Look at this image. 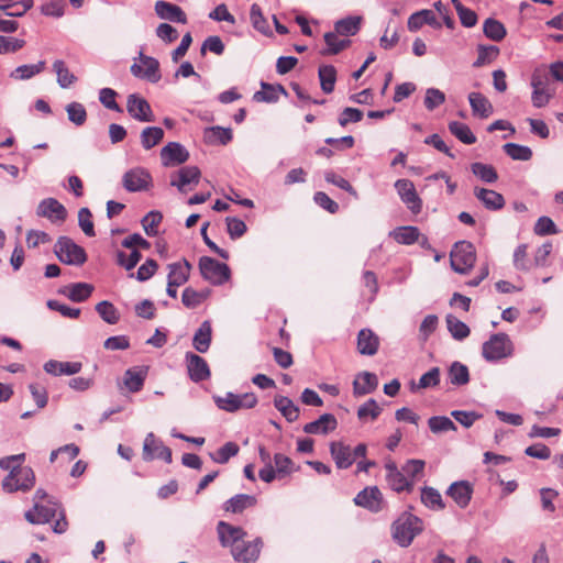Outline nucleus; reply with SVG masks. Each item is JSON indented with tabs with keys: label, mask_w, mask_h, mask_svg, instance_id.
<instances>
[{
	"label": "nucleus",
	"mask_w": 563,
	"mask_h": 563,
	"mask_svg": "<svg viewBox=\"0 0 563 563\" xmlns=\"http://www.w3.org/2000/svg\"><path fill=\"white\" fill-rule=\"evenodd\" d=\"M24 516L32 525L47 523L57 516L58 518L53 525L55 533H64L68 528L65 511L55 498H47L46 503H34L33 508L27 510Z\"/></svg>",
	"instance_id": "f257e3e1"
},
{
	"label": "nucleus",
	"mask_w": 563,
	"mask_h": 563,
	"mask_svg": "<svg viewBox=\"0 0 563 563\" xmlns=\"http://www.w3.org/2000/svg\"><path fill=\"white\" fill-rule=\"evenodd\" d=\"M423 528V521L419 517L410 511H404L391 523V537L399 547L408 548Z\"/></svg>",
	"instance_id": "f03ea898"
},
{
	"label": "nucleus",
	"mask_w": 563,
	"mask_h": 563,
	"mask_svg": "<svg viewBox=\"0 0 563 563\" xmlns=\"http://www.w3.org/2000/svg\"><path fill=\"white\" fill-rule=\"evenodd\" d=\"M57 258L67 265L81 266L87 261L84 247L68 236H59L54 245Z\"/></svg>",
	"instance_id": "7ed1b4c3"
},
{
	"label": "nucleus",
	"mask_w": 563,
	"mask_h": 563,
	"mask_svg": "<svg viewBox=\"0 0 563 563\" xmlns=\"http://www.w3.org/2000/svg\"><path fill=\"white\" fill-rule=\"evenodd\" d=\"M476 253L472 243L456 242L450 253V263L454 272L466 274L475 264Z\"/></svg>",
	"instance_id": "20e7f679"
},
{
	"label": "nucleus",
	"mask_w": 563,
	"mask_h": 563,
	"mask_svg": "<svg viewBox=\"0 0 563 563\" xmlns=\"http://www.w3.org/2000/svg\"><path fill=\"white\" fill-rule=\"evenodd\" d=\"M35 475L31 467H12L10 473L2 482L3 490L14 493L18 490L26 492L34 486Z\"/></svg>",
	"instance_id": "39448f33"
},
{
	"label": "nucleus",
	"mask_w": 563,
	"mask_h": 563,
	"mask_svg": "<svg viewBox=\"0 0 563 563\" xmlns=\"http://www.w3.org/2000/svg\"><path fill=\"white\" fill-rule=\"evenodd\" d=\"M512 344L506 333H496L483 344L482 354L488 362H496L510 356Z\"/></svg>",
	"instance_id": "423d86ee"
},
{
	"label": "nucleus",
	"mask_w": 563,
	"mask_h": 563,
	"mask_svg": "<svg viewBox=\"0 0 563 563\" xmlns=\"http://www.w3.org/2000/svg\"><path fill=\"white\" fill-rule=\"evenodd\" d=\"M130 70L134 77L147 80L152 84L158 82L162 78L159 62L152 56L143 54V52H140L139 57L134 58Z\"/></svg>",
	"instance_id": "0eeeda50"
},
{
	"label": "nucleus",
	"mask_w": 563,
	"mask_h": 563,
	"mask_svg": "<svg viewBox=\"0 0 563 563\" xmlns=\"http://www.w3.org/2000/svg\"><path fill=\"white\" fill-rule=\"evenodd\" d=\"M199 271L203 279L212 285H222L230 278L229 266L209 256L199 260Z\"/></svg>",
	"instance_id": "6e6552de"
},
{
	"label": "nucleus",
	"mask_w": 563,
	"mask_h": 563,
	"mask_svg": "<svg viewBox=\"0 0 563 563\" xmlns=\"http://www.w3.org/2000/svg\"><path fill=\"white\" fill-rule=\"evenodd\" d=\"M122 185L129 192L145 191L152 186V175L144 167H134L124 173Z\"/></svg>",
	"instance_id": "1a4fd4ad"
},
{
	"label": "nucleus",
	"mask_w": 563,
	"mask_h": 563,
	"mask_svg": "<svg viewBox=\"0 0 563 563\" xmlns=\"http://www.w3.org/2000/svg\"><path fill=\"white\" fill-rule=\"evenodd\" d=\"M353 501L356 506L374 514L379 512L384 506L383 494L377 486L365 487L357 493Z\"/></svg>",
	"instance_id": "9d476101"
},
{
	"label": "nucleus",
	"mask_w": 563,
	"mask_h": 563,
	"mask_svg": "<svg viewBox=\"0 0 563 563\" xmlns=\"http://www.w3.org/2000/svg\"><path fill=\"white\" fill-rule=\"evenodd\" d=\"M154 459H161L169 464L172 463V450L150 432L143 444V460L152 461Z\"/></svg>",
	"instance_id": "9b49d317"
},
{
	"label": "nucleus",
	"mask_w": 563,
	"mask_h": 563,
	"mask_svg": "<svg viewBox=\"0 0 563 563\" xmlns=\"http://www.w3.org/2000/svg\"><path fill=\"white\" fill-rule=\"evenodd\" d=\"M200 169L197 166H185L170 175V186L186 194L190 185H197L200 180Z\"/></svg>",
	"instance_id": "f8f14e48"
},
{
	"label": "nucleus",
	"mask_w": 563,
	"mask_h": 563,
	"mask_svg": "<svg viewBox=\"0 0 563 563\" xmlns=\"http://www.w3.org/2000/svg\"><path fill=\"white\" fill-rule=\"evenodd\" d=\"M126 111L135 120L140 122H153L154 114L150 103L143 97L132 93L128 96Z\"/></svg>",
	"instance_id": "ddd939ff"
},
{
	"label": "nucleus",
	"mask_w": 563,
	"mask_h": 563,
	"mask_svg": "<svg viewBox=\"0 0 563 563\" xmlns=\"http://www.w3.org/2000/svg\"><path fill=\"white\" fill-rule=\"evenodd\" d=\"M395 188L399 195L401 201L410 209L413 213H419L422 209V201L419 198L415 185L409 179H398L395 183Z\"/></svg>",
	"instance_id": "4468645a"
},
{
	"label": "nucleus",
	"mask_w": 563,
	"mask_h": 563,
	"mask_svg": "<svg viewBox=\"0 0 563 563\" xmlns=\"http://www.w3.org/2000/svg\"><path fill=\"white\" fill-rule=\"evenodd\" d=\"M263 542L261 538H256L252 542H240L231 550L233 559L239 563H254L258 556Z\"/></svg>",
	"instance_id": "2eb2a0df"
},
{
	"label": "nucleus",
	"mask_w": 563,
	"mask_h": 563,
	"mask_svg": "<svg viewBox=\"0 0 563 563\" xmlns=\"http://www.w3.org/2000/svg\"><path fill=\"white\" fill-rule=\"evenodd\" d=\"M162 164L165 167L178 166L189 159V152L178 142H169L161 150Z\"/></svg>",
	"instance_id": "dca6fc26"
},
{
	"label": "nucleus",
	"mask_w": 563,
	"mask_h": 563,
	"mask_svg": "<svg viewBox=\"0 0 563 563\" xmlns=\"http://www.w3.org/2000/svg\"><path fill=\"white\" fill-rule=\"evenodd\" d=\"M185 360L188 375L192 382L200 383L210 377V368L205 358L192 352H187Z\"/></svg>",
	"instance_id": "f3484780"
},
{
	"label": "nucleus",
	"mask_w": 563,
	"mask_h": 563,
	"mask_svg": "<svg viewBox=\"0 0 563 563\" xmlns=\"http://www.w3.org/2000/svg\"><path fill=\"white\" fill-rule=\"evenodd\" d=\"M36 214L52 222H63L66 220L67 210L57 199L46 198L38 203Z\"/></svg>",
	"instance_id": "a211bd4d"
},
{
	"label": "nucleus",
	"mask_w": 563,
	"mask_h": 563,
	"mask_svg": "<svg viewBox=\"0 0 563 563\" xmlns=\"http://www.w3.org/2000/svg\"><path fill=\"white\" fill-rule=\"evenodd\" d=\"M217 532L222 547H231L240 544L246 537V531L241 527L232 526L225 521H219L217 525Z\"/></svg>",
	"instance_id": "6ab92c4d"
},
{
	"label": "nucleus",
	"mask_w": 563,
	"mask_h": 563,
	"mask_svg": "<svg viewBox=\"0 0 563 563\" xmlns=\"http://www.w3.org/2000/svg\"><path fill=\"white\" fill-rule=\"evenodd\" d=\"M424 24H428L437 30L442 27V23L438 20L434 12L429 9L417 11L408 18L407 26L410 32H417Z\"/></svg>",
	"instance_id": "aec40b11"
},
{
	"label": "nucleus",
	"mask_w": 563,
	"mask_h": 563,
	"mask_svg": "<svg viewBox=\"0 0 563 563\" xmlns=\"http://www.w3.org/2000/svg\"><path fill=\"white\" fill-rule=\"evenodd\" d=\"M386 481L389 487L395 492L411 490L413 484L408 479L406 474L398 470L394 462H388L385 465Z\"/></svg>",
	"instance_id": "412c9836"
},
{
	"label": "nucleus",
	"mask_w": 563,
	"mask_h": 563,
	"mask_svg": "<svg viewBox=\"0 0 563 563\" xmlns=\"http://www.w3.org/2000/svg\"><path fill=\"white\" fill-rule=\"evenodd\" d=\"M330 454L339 470H346L354 463L352 448L340 441L330 443Z\"/></svg>",
	"instance_id": "4be33fe9"
},
{
	"label": "nucleus",
	"mask_w": 563,
	"mask_h": 563,
	"mask_svg": "<svg viewBox=\"0 0 563 563\" xmlns=\"http://www.w3.org/2000/svg\"><path fill=\"white\" fill-rule=\"evenodd\" d=\"M155 12L163 20L181 24L187 23V16L183 9L174 3L159 0L155 3Z\"/></svg>",
	"instance_id": "5701e85b"
},
{
	"label": "nucleus",
	"mask_w": 563,
	"mask_h": 563,
	"mask_svg": "<svg viewBox=\"0 0 563 563\" xmlns=\"http://www.w3.org/2000/svg\"><path fill=\"white\" fill-rule=\"evenodd\" d=\"M338 427V420L332 413H323L317 420L311 421L303 427L308 434H328Z\"/></svg>",
	"instance_id": "b1692460"
},
{
	"label": "nucleus",
	"mask_w": 563,
	"mask_h": 563,
	"mask_svg": "<svg viewBox=\"0 0 563 563\" xmlns=\"http://www.w3.org/2000/svg\"><path fill=\"white\" fill-rule=\"evenodd\" d=\"M167 268V280L172 283V286H181L188 282L192 266L184 258L180 262L168 264Z\"/></svg>",
	"instance_id": "393cba45"
},
{
	"label": "nucleus",
	"mask_w": 563,
	"mask_h": 563,
	"mask_svg": "<svg viewBox=\"0 0 563 563\" xmlns=\"http://www.w3.org/2000/svg\"><path fill=\"white\" fill-rule=\"evenodd\" d=\"M147 372V366H136L125 371L123 383L129 391L137 393L143 388Z\"/></svg>",
	"instance_id": "a878e982"
},
{
	"label": "nucleus",
	"mask_w": 563,
	"mask_h": 563,
	"mask_svg": "<svg viewBox=\"0 0 563 563\" xmlns=\"http://www.w3.org/2000/svg\"><path fill=\"white\" fill-rule=\"evenodd\" d=\"M472 486L468 482L461 481L450 485L446 494L457 504L459 507L465 508L472 498Z\"/></svg>",
	"instance_id": "bb28decb"
},
{
	"label": "nucleus",
	"mask_w": 563,
	"mask_h": 563,
	"mask_svg": "<svg viewBox=\"0 0 563 563\" xmlns=\"http://www.w3.org/2000/svg\"><path fill=\"white\" fill-rule=\"evenodd\" d=\"M474 195L488 210H499L505 206L503 195L495 190L475 187Z\"/></svg>",
	"instance_id": "cd10ccee"
},
{
	"label": "nucleus",
	"mask_w": 563,
	"mask_h": 563,
	"mask_svg": "<svg viewBox=\"0 0 563 563\" xmlns=\"http://www.w3.org/2000/svg\"><path fill=\"white\" fill-rule=\"evenodd\" d=\"M379 346L378 336L369 329H362L357 335V350L362 355H374Z\"/></svg>",
	"instance_id": "c85d7f7f"
},
{
	"label": "nucleus",
	"mask_w": 563,
	"mask_h": 563,
	"mask_svg": "<svg viewBox=\"0 0 563 563\" xmlns=\"http://www.w3.org/2000/svg\"><path fill=\"white\" fill-rule=\"evenodd\" d=\"M257 504V499L253 495L238 494L223 504V509L232 514H241L247 508H252Z\"/></svg>",
	"instance_id": "c756f323"
},
{
	"label": "nucleus",
	"mask_w": 563,
	"mask_h": 563,
	"mask_svg": "<svg viewBox=\"0 0 563 563\" xmlns=\"http://www.w3.org/2000/svg\"><path fill=\"white\" fill-rule=\"evenodd\" d=\"M81 369V363L79 362H59L49 360L44 364V371L47 374L59 376V375H75Z\"/></svg>",
	"instance_id": "7c9ffc66"
},
{
	"label": "nucleus",
	"mask_w": 563,
	"mask_h": 563,
	"mask_svg": "<svg viewBox=\"0 0 563 563\" xmlns=\"http://www.w3.org/2000/svg\"><path fill=\"white\" fill-rule=\"evenodd\" d=\"M378 385L377 376L369 372H363L357 375L353 382V393L355 396L371 394Z\"/></svg>",
	"instance_id": "2f4dec72"
},
{
	"label": "nucleus",
	"mask_w": 563,
	"mask_h": 563,
	"mask_svg": "<svg viewBox=\"0 0 563 563\" xmlns=\"http://www.w3.org/2000/svg\"><path fill=\"white\" fill-rule=\"evenodd\" d=\"M468 102L474 115L486 119L493 114V104L483 93L471 92L468 95Z\"/></svg>",
	"instance_id": "473e14b6"
},
{
	"label": "nucleus",
	"mask_w": 563,
	"mask_h": 563,
	"mask_svg": "<svg viewBox=\"0 0 563 563\" xmlns=\"http://www.w3.org/2000/svg\"><path fill=\"white\" fill-rule=\"evenodd\" d=\"M212 328L210 321H203L192 338V345L199 353H206L211 344Z\"/></svg>",
	"instance_id": "72a5a7b5"
},
{
	"label": "nucleus",
	"mask_w": 563,
	"mask_h": 563,
	"mask_svg": "<svg viewBox=\"0 0 563 563\" xmlns=\"http://www.w3.org/2000/svg\"><path fill=\"white\" fill-rule=\"evenodd\" d=\"M203 137L208 144L227 145L233 136L231 129L217 125L207 128L203 132Z\"/></svg>",
	"instance_id": "f704fd0d"
},
{
	"label": "nucleus",
	"mask_w": 563,
	"mask_h": 563,
	"mask_svg": "<svg viewBox=\"0 0 563 563\" xmlns=\"http://www.w3.org/2000/svg\"><path fill=\"white\" fill-rule=\"evenodd\" d=\"M274 406L288 422H294L299 417V408L288 397L276 396L274 399Z\"/></svg>",
	"instance_id": "c9c22d12"
},
{
	"label": "nucleus",
	"mask_w": 563,
	"mask_h": 563,
	"mask_svg": "<svg viewBox=\"0 0 563 563\" xmlns=\"http://www.w3.org/2000/svg\"><path fill=\"white\" fill-rule=\"evenodd\" d=\"M93 291V286L87 283H75L67 287V292L64 294L75 302H82L87 300Z\"/></svg>",
	"instance_id": "e433bc0d"
},
{
	"label": "nucleus",
	"mask_w": 563,
	"mask_h": 563,
	"mask_svg": "<svg viewBox=\"0 0 563 563\" xmlns=\"http://www.w3.org/2000/svg\"><path fill=\"white\" fill-rule=\"evenodd\" d=\"M449 380L454 386H463L470 382V372L466 365L455 361L448 372Z\"/></svg>",
	"instance_id": "4c0bfd02"
},
{
	"label": "nucleus",
	"mask_w": 563,
	"mask_h": 563,
	"mask_svg": "<svg viewBox=\"0 0 563 563\" xmlns=\"http://www.w3.org/2000/svg\"><path fill=\"white\" fill-rule=\"evenodd\" d=\"M164 139V130L159 126H146L141 132V144L144 150H151Z\"/></svg>",
	"instance_id": "58836bf2"
},
{
	"label": "nucleus",
	"mask_w": 563,
	"mask_h": 563,
	"mask_svg": "<svg viewBox=\"0 0 563 563\" xmlns=\"http://www.w3.org/2000/svg\"><path fill=\"white\" fill-rule=\"evenodd\" d=\"M483 32L486 37L495 42L504 40L507 34L504 24L494 18H488L484 21Z\"/></svg>",
	"instance_id": "ea45409f"
},
{
	"label": "nucleus",
	"mask_w": 563,
	"mask_h": 563,
	"mask_svg": "<svg viewBox=\"0 0 563 563\" xmlns=\"http://www.w3.org/2000/svg\"><path fill=\"white\" fill-rule=\"evenodd\" d=\"M394 240L404 245H411L419 241L420 232L416 227H401L390 232Z\"/></svg>",
	"instance_id": "a19ab883"
},
{
	"label": "nucleus",
	"mask_w": 563,
	"mask_h": 563,
	"mask_svg": "<svg viewBox=\"0 0 563 563\" xmlns=\"http://www.w3.org/2000/svg\"><path fill=\"white\" fill-rule=\"evenodd\" d=\"M318 76L320 86L324 93H330L334 89L336 81V69L332 65H322L319 67Z\"/></svg>",
	"instance_id": "79ce46f5"
},
{
	"label": "nucleus",
	"mask_w": 563,
	"mask_h": 563,
	"mask_svg": "<svg viewBox=\"0 0 563 563\" xmlns=\"http://www.w3.org/2000/svg\"><path fill=\"white\" fill-rule=\"evenodd\" d=\"M44 68V60H40L38 63L31 65H21L11 71L10 77L16 80H27L42 73Z\"/></svg>",
	"instance_id": "37998d69"
},
{
	"label": "nucleus",
	"mask_w": 563,
	"mask_h": 563,
	"mask_svg": "<svg viewBox=\"0 0 563 563\" xmlns=\"http://www.w3.org/2000/svg\"><path fill=\"white\" fill-rule=\"evenodd\" d=\"M421 501L432 510H442L445 507L441 494L433 487L426 486L421 489Z\"/></svg>",
	"instance_id": "c03bdc74"
},
{
	"label": "nucleus",
	"mask_w": 563,
	"mask_h": 563,
	"mask_svg": "<svg viewBox=\"0 0 563 563\" xmlns=\"http://www.w3.org/2000/svg\"><path fill=\"white\" fill-rule=\"evenodd\" d=\"M440 383V368L439 367H432L427 373H424L420 379L419 383L416 384L415 382L410 383V390L417 391L419 389H426L430 387H435Z\"/></svg>",
	"instance_id": "a18cd8bd"
},
{
	"label": "nucleus",
	"mask_w": 563,
	"mask_h": 563,
	"mask_svg": "<svg viewBox=\"0 0 563 563\" xmlns=\"http://www.w3.org/2000/svg\"><path fill=\"white\" fill-rule=\"evenodd\" d=\"M449 131L464 144L471 145L476 142V136L465 123L452 121L449 123Z\"/></svg>",
	"instance_id": "49530a36"
},
{
	"label": "nucleus",
	"mask_w": 563,
	"mask_h": 563,
	"mask_svg": "<svg viewBox=\"0 0 563 563\" xmlns=\"http://www.w3.org/2000/svg\"><path fill=\"white\" fill-rule=\"evenodd\" d=\"M361 26V18L360 16H347L345 19L339 20L334 24V30L336 34L350 36L355 35Z\"/></svg>",
	"instance_id": "de8ad7c7"
},
{
	"label": "nucleus",
	"mask_w": 563,
	"mask_h": 563,
	"mask_svg": "<svg viewBox=\"0 0 563 563\" xmlns=\"http://www.w3.org/2000/svg\"><path fill=\"white\" fill-rule=\"evenodd\" d=\"M239 445L235 442H227L219 450L210 453V459L218 464H225L239 453Z\"/></svg>",
	"instance_id": "09e8293b"
},
{
	"label": "nucleus",
	"mask_w": 563,
	"mask_h": 563,
	"mask_svg": "<svg viewBox=\"0 0 563 563\" xmlns=\"http://www.w3.org/2000/svg\"><path fill=\"white\" fill-rule=\"evenodd\" d=\"M217 407L227 412H235L241 409L239 395L231 391L225 393L223 396H213Z\"/></svg>",
	"instance_id": "8fccbe9b"
},
{
	"label": "nucleus",
	"mask_w": 563,
	"mask_h": 563,
	"mask_svg": "<svg viewBox=\"0 0 563 563\" xmlns=\"http://www.w3.org/2000/svg\"><path fill=\"white\" fill-rule=\"evenodd\" d=\"M446 325L451 335L457 341H462L470 335L467 324L452 314L446 316Z\"/></svg>",
	"instance_id": "3c124183"
},
{
	"label": "nucleus",
	"mask_w": 563,
	"mask_h": 563,
	"mask_svg": "<svg viewBox=\"0 0 563 563\" xmlns=\"http://www.w3.org/2000/svg\"><path fill=\"white\" fill-rule=\"evenodd\" d=\"M324 42L327 48L321 52L322 55H334L343 51L351 43L350 40H339L338 34L334 32H328L324 34Z\"/></svg>",
	"instance_id": "603ef678"
},
{
	"label": "nucleus",
	"mask_w": 563,
	"mask_h": 563,
	"mask_svg": "<svg viewBox=\"0 0 563 563\" xmlns=\"http://www.w3.org/2000/svg\"><path fill=\"white\" fill-rule=\"evenodd\" d=\"M472 173L478 177L481 180L487 184H494L498 179V174L496 169L488 164L484 163H473L471 165Z\"/></svg>",
	"instance_id": "864d4df0"
},
{
	"label": "nucleus",
	"mask_w": 563,
	"mask_h": 563,
	"mask_svg": "<svg viewBox=\"0 0 563 563\" xmlns=\"http://www.w3.org/2000/svg\"><path fill=\"white\" fill-rule=\"evenodd\" d=\"M53 68L57 75V82L62 88H69L76 81V76L69 71L64 60H55Z\"/></svg>",
	"instance_id": "5fc2aeb1"
},
{
	"label": "nucleus",
	"mask_w": 563,
	"mask_h": 563,
	"mask_svg": "<svg viewBox=\"0 0 563 563\" xmlns=\"http://www.w3.org/2000/svg\"><path fill=\"white\" fill-rule=\"evenodd\" d=\"M250 20H251L253 27L256 31H258L260 33L265 34V35L271 33L269 24H268L267 20L265 19V16L263 15L261 7L256 3H253L251 7Z\"/></svg>",
	"instance_id": "6e6d98bb"
},
{
	"label": "nucleus",
	"mask_w": 563,
	"mask_h": 563,
	"mask_svg": "<svg viewBox=\"0 0 563 563\" xmlns=\"http://www.w3.org/2000/svg\"><path fill=\"white\" fill-rule=\"evenodd\" d=\"M96 311L100 318L109 324H115L120 319L118 309L113 306L112 302L108 300H103L97 303Z\"/></svg>",
	"instance_id": "4d7b16f0"
},
{
	"label": "nucleus",
	"mask_w": 563,
	"mask_h": 563,
	"mask_svg": "<svg viewBox=\"0 0 563 563\" xmlns=\"http://www.w3.org/2000/svg\"><path fill=\"white\" fill-rule=\"evenodd\" d=\"M262 91H257L254 93V99L256 101L263 102H276L278 100V93H286V90L283 86L277 85L276 87L262 82Z\"/></svg>",
	"instance_id": "13d9d810"
},
{
	"label": "nucleus",
	"mask_w": 563,
	"mask_h": 563,
	"mask_svg": "<svg viewBox=\"0 0 563 563\" xmlns=\"http://www.w3.org/2000/svg\"><path fill=\"white\" fill-rule=\"evenodd\" d=\"M505 153L515 161H529L532 157V151L530 147L516 144V143H507L504 145Z\"/></svg>",
	"instance_id": "bf43d9fd"
},
{
	"label": "nucleus",
	"mask_w": 563,
	"mask_h": 563,
	"mask_svg": "<svg viewBox=\"0 0 563 563\" xmlns=\"http://www.w3.org/2000/svg\"><path fill=\"white\" fill-rule=\"evenodd\" d=\"M428 426L433 433H442L448 431H455L456 426L454 422L444 416H433L428 420Z\"/></svg>",
	"instance_id": "052dcab7"
},
{
	"label": "nucleus",
	"mask_w": 563,
	"mask_h": 563,
	"mask_svg": "<svg viewBox=\"0 0 563 563\" xmlns=\"http://www.w3.org/2000/svg\"><path fill=\"white\" fill-rule=\"evenodd\" d=\"M499 54V48L495 45H478V56L474 62V67H482L492 63Z\"/></svg>",
	"instance_id": "680f3d73"
},
{
	"label": "nucleus",
	"mask_w": 563,
	"mask_h": 563,
	"mask_svg": "<svg viewBox=\"0 0 563 563\" xmlns=\"http://www.w3.org/2000/svg\"><path fill=\"white\" fill-rule=\"evenodd\" d=\"M68 120L74 124L80 126L87 120V112L85 107L79 102H70L66 106Z\"/></svg>",
	"instance_id": "e2e57ef3"
},
{
	"label": "nucleus",
	"mask_w": 563,
	"mask_h": 563,
	"mask_svg": "<svg viewBox=\"0 0 563 563\" xmlns=\"http://www.w3.org/2000/svg\"><path fill=\"white\" fill-rule=\"evenodd\" d=\"M163 216L159 211H150L143 219L142 225L148 236L157 234V225L162 222Z\"/></svg>",
	"instance_id": "0e129e2a"
},
{
	"label": "nucleus",
	"mask_w": 563,
	"mask_h": 563,
	"mask_svg": "<svg viewBox=\"0 0 563 563\" xmlns=\"http://www.w3.org/2000/svg\"><path fill=\"white\" fill-rule=\"evenodd\" d=\"M527 244H520L516 247L514 252V266L516 269L528 272L532 263L528 258L527 254Z\"/></svg>",
	"instance_id": "69168bd1"
},
{
	"label": "nucleus",
	"mask_w": 563,
	"mask_h": 563,
	"mask_svg": "<svg viewBox=\"0 0 563 563\" xmlns=\"http://www.w3.org/2000/svg\"><path fill=\"white\" fill-rule=\"evenodd\" d=\"M382 412V408L378 406L375 399H368L357 410V417L360 420H366L371 418L375 420Z\"/></svg>",
	"instance_id": "338daca9"
},
{
	"label": "nucleus",
	"mask_w": 563,
	"mask_h": 563,
	"mask_svg": "<svg viewBox=\"0 0 563 563\" xmlns=\"http://www.w3.org/2000/svg\"><path fill=\"white\" fill-rule=\"evenodd\" d=\"M78 224L87 236L91 238L96 235L92 214L88 208L85 207L78 211Z\"/></svg>",
	"instance_id": "774afa93"
}]
</instances>
